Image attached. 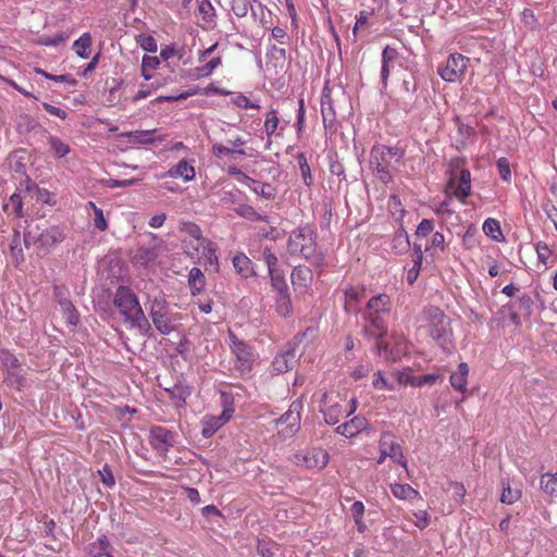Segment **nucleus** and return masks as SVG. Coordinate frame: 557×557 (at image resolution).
Returning <instances> with one entry per match:
<instances>
[{
  "mask_svg": "<svg viewBox=\"0 0 557 557\" xmlns=\"http://www.w3.org/2000/svg\"><path fill=\"white\" fill-rule=\"evenodd\" d=\"M185 49L183 47H177L175 44L166 45L160 51V58L164 61H168L171 58H177L181 60L183 59Z\"/></svg>",
  "mask_w": 557,
  "mask_h": 557,
  "instance_id": "ea45409f",
  "label": "nucleus"
},
{
  "mask_svg": "<svg viewBox=\"0 0 557 557\" xmlns=\"http://www.w3.org/2000/svg\"><path fill=\"white\" fill-rule=\"evenodd\" d=\"M113 305L131 326L148 332L150 323L144 313L136 294L127 286H119L114 293Z\"/></svg>",
  "mask_w": 557,
  "mask_h": 557,
  "instance_id": "7ed1b4c3",
  "label": "nucleus"
},
{
  "mask_svg": "<svg viewBox=\"0 0 557 557\" xmlns=\"http://www.w3.org/2000/svg\"><path fill=\"white\" fill-rule=\"evenodd\" d=\"M65 234L63 228L57 225H52L46 228L40 235V240L42 242V244L49 246L59 244L63 242Z\"/></svg>",
  "mask_w": 557,
  "mask_h": 557,
  "instance_id": "393cba45",
  "label": "nucleus"
},
{
  "mask_svg": "<svg viewBox=\"0 0 557 557\" xmlns=\"http://www.w3.org/2000/svg\"><path fill=\"white\" fill-rule=\"evenodd\" d=\"M296 460L297 465H301L310 470L320 471L327 466L330 456L325 449L321 447H314L308 449L302 455H296Z\"/></svg>",
  "mask_w": 557,
  "mask_h": 557,
  "instance_id": "ddd939ff",
  "label": "nucleus"
},
{
  "mask_svg": "<svg viewBox=\"0 0 557 557\" xmlns=\"http://www.w3.org/2000/svg\"><path fill=\"white\" fill-rule=\"evenodd\" d=\"M110 543L106 536L99 537L96 542L90 545V554L94 557H100L108 555Z\"/></svg>",
  "mask_w": 557,
  "mask_h": 557,
  "instance_id": "37998d69",
  "label": "nucleus"
},
{
  "mask_svg": "<svg viewBox=\"0 0 557 557\" xmlns=\"http://www.w3.org/2000/svg\"><path fill=\"white\" fill-rule=\"evenodd\" d=\"M448 197L465 201L471 194V173L466 168V160L460 157L449 161V177L446 186Z\"/></svg>",
  "mask_w": 557,
  "mask_h": 557,
  "instance_id": "20e7f679",
  "label": "nucleus"
},
{
  "mask_svg": "<svg viewBox=\"0 0 557 557\" xmlns=\"http://www.w3.org/2000/svg\"><path fill=\"white\" fill-rule=\"evenodd\" d=\"M419 329L424 330L435 344L446 354L455 348L454 332L449 318L435 306H425L418 317Z\"/></svg>",
  "mask_w": 557,
  "mask_h": 557,
  "instance_id": "f257e3e1",
  "label": "nucleus"
},
{
  "mask_svg": "<svg viewBox=\"0 0 557 557\" xmlns=\"http://www.w3.org/2000/svg\"><path fill=\"white\" fill-rule=\"evenodd\" d=\"M541 488L549 496L557 497V473H545L540 480Z\"/></svg>",
  "mask_w": 557,
  "mask_h": 557,
  "instance_id": "72a5a7b5",
  "label": "nucleus"
},
{
  "mask_svg": "<svg viewBox=\"0 0 557 557\" xmlns=\"http://www.w3.org/2000/svg\"><path fill=\"white\" fill-rule=\"evenodd\" d=\"M212 152L218 158L232 154L246 156V151L244 149H232L223 146L222 144H214L212 146Z\"/></svg>",
  "mask_w": 557,
  "mask_h": 557,
  "instance_id": "09e8293b",
  "label": "nucleus"
},
{
  "mask_svg": "<svg viewBox=\"0 0 557 557\" xmlns=\"http://www.w3.org/2000/svg\"><path fill=\"white\" fill-rule=\"evenodd\" d=\"M433 230H434V223L432 220H429V219H423L418 227H417V231H416V236L418 238H425L428 237L429 235L433 234Z\"/></svg>",
  "mask_w": 557,
  "mask_h": 557,
  "instance_id": "603ef678",
  "label": "nucleus"
},
{
  "mask_svg": "<svg viewBox=\"0 0 557 557\" xmlns=\"http://www.w3.org/2000/svg\"><path fill=\"white\" fill-rule=\"evenodd\" d=\"M269 275L271 278V285L274 290L277 293L288 292V285L284 274L281 271L274 270L273 272H269Z\"/></svg>",
  "mask_w": 557,
  "mask_h": 557,
  "instance_id": "a19ab883",
  "label": "nucleus"
},
{
  "mask_svg": "<svg viewBox=\"0 0 557 557\" xmlns=\"http://www.w3.org/2000/svg\"><path fill=\"white\" fill-rule=\"evenodd\" d=\"M442 379H443V376L441 374H433V373L414 376L413 386L421 387L424 385H432Z\"/></svg>",
  "mask_w": 557,
  "mask_h": 557,
  "instance_id": "864d4df0",
  "label": "nucleus"
},
{
  "mask_svg": "<svg viewBox=\"0 0 557 557\" xmlns=\"http://www.w3.org/2000/svg\"><path fill=\"white\" fill-rule=\"evenodd\" d=\"M372 385L375 389H379V391H394L395 389V386L384 377L382 371H377L374 373Z\"/></svg>",
  "mask_w": 557,
  "mask_h": 557,
  "instance_id": "3c124183",
  "label": "nucleus"
},
{
  "mask_svg": "<svg viewBox=\"0 0 557 557\" xmlns=\"http://www.w3.org/2000/svg\"><path fill=\"white\" fill-rule=\"evenodd\" d=\"M332 89L326 83L322 90L321 96V114L323 120L324 128L332 131L336 124V111L334 108L333 99L331 97Z\"/></svg>",
  "mask_w": 557,
  "mask_h": 557,
  "instance_id": "dca6fc26",
  "label": "nucleus"
},
{
  "mask_svg": "<svg viewBox=\"0 0 557 557\" xmlns=\"http://www.w3.org/2000/svg\"><path fill=\"white\" fill-rule=\"evenodd\" d=\"M235 212L250 221H263L268 222V216H263L259 214L253 207L249 205H239L237 208H235Z\"/></svg>",
  "mask_w": 557,
  "mask_h": 557,
  "instance_id": "4c0bfd02",
  "label": "nucleus"
},
{
  "mask_svg": "<svg viewBox=\"0 0 557 557\" xmlns=\"http://www.w3.org/2000/svg\"><path fill=\"white\" fill-rule=\"evenodd\" d=\"M315 232L309 225L293 231L287 243V250L292 256H299L307 260L321 261L317 253Z\"/></svg>",
  "mask_w": 557,
  "mask_h": 557,
  "instance_id": "39448f33",
  "label": "nucleus"
},
{
  "mask_svg": "<svg viewBox=\"0 0 557 557\" xmlns=\"http://www.w3.org/2000/svg\"><path fill=\"white\" fill-rule=\"evenodd\" d=\"M231 102L239 109H260V104L258 102L251 101L242 92L235 94L231 99Z\"/></svg>",
  "mask_w": 557,
  "mask_h": 557,
  "instance_id": "79ce46f5",
  "label": "nucleus"
},
{
  "mask_svg": "<svg viewBox=\"0 0 557 557\" xmlns=\"http://www.w3.org/2000/svg\"><path fill=\"white\" fill-rule=\"evenodd\" d=\"M232 341L231 349L236 358L235 369L240 374L248 373L255 361L253 349L244 341L238 339L233 333L230 334Z\"/></svg>",
  "mask_w": 557,
  "mask_h": 557,
  "instance_id": "9b49d317",
  "label": "nucleus"
},
{
  "mask_svg": "<svg viewBox=\"0 0 557 557\" xmlns=\"http://www.w3.org/2000/svg\"><path fill=\"white\" fill-rule=\"evenodd\" d=\"M256 186L252 188L253 191L263 198L270 200L275 197V189L270 184L264 183H256Z\"/></svg>",
  "mask_w": 557,
  "mask_h": 557,
  "instance_id": "5fc2aeb1",
  "label": "nucleus"
},
{
  "mask_svg": "<svg viewBox=\"0 0 557 557\" xmlns=\"http://www.w3.org/2000/svg\"><path fill=\"white\" fill-rule=\"evenodd\" d=\"M165 392L176 409L185 407L186 399L191 394L190 388L182 384H175L172 388H166Z\"/></svg>",
  "mask_w": 557,
  "mask_h": 557,
  "instance_id": "412c9836",
  "label": "nucleus"
},
{
  "mask_svg": "<svg viewBox=\"0 0 557 557\" xmlns=\"http://www.w3.org/2000/svg\"><path fill=\"white\" fill-rule=\"evenodd\" d=\"M138 42L148 52H156L158 49L156 39L150 35H140Z\"/></svg>",
  "mask_w": 557,
  "mask_h": 557,
  "instance_id": "052dcab7",
  "label": "nucleus"
},
{
  "mask_svg": "<svg viewBox=\"0 0 557 557\" xmlns=\"http://www.w3.org/2000/svg\"><path fill=\"white\" fill-rule=\"evenodd\" d=\"M535 251L537 255V260L543 265H548V260L552 257L553 251L548 247V245L545 242H537L535 244Z\"/></svg>",
  "mask_w": 557,
  "mask_h": 557,
  "instance_id": "a18cd8bd",
  "label": "nucleus"
},
{
  "mask_svg": "<svg viewBox=\"0 0 557 557\" xmlns=\"http://www.w3.org/2000/svg\"><path fill=\"white\" fill-rule=\"evenodd\" d=\"M368 426V420L361 416H355L349 421L339 424L336 428V432L347 438H351L362 431H364Z\"/></svg>",
  "mask_w": 557,
  "mask_h": 557,
  "instance_id": "f3484780",
  "label": "nucleus"
},
{
  "mask_svg": "<svg viewBox=\"0 0 557 557\" xmlns=\"http://www.w3.org/2000/svg\"><path fill=\"white\" fill-rule=\"evenodd\" d=\"M401 158L403 151L397 147L375 146L371 150L370 164L383 182H388L392 178L391 160Z\"/></svg>",
  "mask_w": 557,
  "mask_h": 557,
  "instance_id": "6e6552de",
  "label": "nucleus"
},
{
  "mask_svg": "<svg viewBox=\"0 0 557 557\" xmlns=\"http://www.w3.org/2000/svg\"><path fill=\"white\" fill-rule=\"evenodd\" d=\"M50 146H51V149L53 150L55 157H58V158L65 157L71 150L69 145L63 143L58 137L50 138Z\"/></svg>",
  "mask_w": 557,
  "mask_h": 557,
  "instance_id": "8fccbe9b",
  "label": "nucleus"
},
{
  "mask_svg": "<svg viewBox=\"0 0 557 557\" xmlns=\"http://www.w3.org/2000/svg\"><path fill=\"white\" fill-rule=\"evenodd\" d=\"M262 256H263V261L265 262L269 272L278 270L277 269V262H278L277 257L271 251V249L264 248Z\"/></svg>",
  "mask_w": 557,
  "mask_h": 557,
  "instance_id": "680f3d73",
  "label": "nucleus"
},
{
  "mask_svg": "<svg viewBox=\"0 0 557 557\" xmlns=\"http://www.w3.org/2000/svg\"><path fill=\"white\" fill-rule=\"evenodd\" d=\"M168 175L171 177H182L185 182H189L195 177V169L187 161L181 160L169 170Z\"/></svg>",
  "mask_w": 557,
  "mask_h": 557,
  "instance_id": "b1692460",
  "label": "nucleus"
},
{
  "mask_svg": "<svg viewBox=\"0 0 557 557\" xmlns=\"http://www.w3.org/2000/svg\"><path fill=\"white\" fill-rule=\"evenodd\" d=\"M87 206L94 210L95 227L101 232L106 231L108 228V223L104 219L102 209L98 208L92 201H89Z\"/></svg>",
  "mask_w": 557,
  "mask_h": 557,
  "instance_id": "de8ad7c7",
  "label": "nucleus"
},
{
  "mask_svg": "<svg viewBox=\"0 0 557 557\" xmlns=\"http://www.w3.org/2000/svg\"><path fill=\"white\" fill-rule=\"evenodd\" d=\"M233 265L237 274L243 278H249L256 275L252 261L243 252H238L233 257Z\"/></svg>",
  "mask_w": 557,
  "mask_h": 557,
  "instance_id": "6ab92c4d",
  "label": "nucleus"
},
{
  "mask_svg": "<svg viewBox=\"0 0 557 557\" xmlns=\"http://www.w3.org/2000/svg\"><path fill=\"white\" fill-rule=\"evenodd\" d=\"M297 161H298V165H299V169L301 172L304 183L307 186H310L312 184V175H311V170H310V166H309V163H308V160H307L305 153H298Z\"/></svg>",
  "mask_w": 557,
  "mask_h": 557,
  "instance_id": "c03bdc74",
  "label": "nucleus"
},
{
  "mask_svg": "<svg viewBox=\"0 0 557 557\" xmlns=\"http://www.w3.org/2000/svg\"><path fill=\"white\" fill-rule=\"evenodd\" d=\"M399 58V53L396 48L386 46L382 52V69H381V81L383 87L387 86V81L396 61Z\"/></svg>",
  "mask_w": 557,
  "mask_h": 557,
  "instance_id": "a211bd4d",
  "label": "nucleus"
},
{
  "mask_svg": "<svg viewBox=\"0 0 557 557\" xmlns=\"http://www.w3.org/2000/svg\"><path fill=\"white\" fill-rule=\"evenodd\" d=\"M10 257L15 267H18L25 260L22 247V237L17 230H14L10 242Z\"/></svg>",
  "mask_w": 557,
  "mask_h": 557,
  "instance_id": "5701e85b",
  "label": "nucleus"
},
{
  "mask_svg": "<svg viewBox=\"0 0 557 557\" xmlns=\"http://www.w3.org/2000/svg\"><path fill=\"white\" fill-rule=\"evenodd\" d=\"M380 457L377 463L381 465L386 458H391L403 468L407 469L408 461L404 455L401 445L396 442L395 436L391 433H384L379 441Z\"/></svg>",
  "mask_w": 557,
  "mask_h": 557,
  "instance_id": "9d476101",
  "label": "nucleus"
},
{
  "mask_svg": "<svg viewBox=\"0 0 557 557\" xmlns=\"http://www.w3.org/2000/svg\"><path fill=\"white\" fill-rule=\"evenodd\" d=\"M364 295V288L362 287H354L350 286L345 289V298L347 306H354L357 304Z\"/></svg>",
  "mask_w": 557,
  "mask_h": 557,
  "instance_id": "49530a36",
  "label": "nucleus"
},
{
  "mask_svg": "<svg viewBox=\"0 0 557 557\" xmlns=\"http://www.w3.org/2000/svg\"><path fill=\"white\" fill-rule=\"evenodd\" d=\"M413 516L416 518L413 523L420 530H423V529H425L429 525L430 517H429L428 511L419 510V511L414 512Z\"/></svg>",
  "mask_w": 557,
  "mask_h": 557,
  "instance_id": "338daca9",
  "label": "nucleus"
},
{
  "mask_svg": "<svg viewBox=\"0 0 557 557\" xmlns=\"http://www.w3.org/2000/svg\"><path fill=\"white\" fill-rule=\"evenodd\" d=\"M149 442L153 449L165 455L174 443V434L163 426H152L149 432Z\"/></svg>",
  "mask_w": 557,
  "mask_h": 557,
  "instance_id": "2eb2a0df",
  "label": "nucleus"
},
{
  "mask_svg": "<svg viewBox=\"0 0 557 557\" xmlns=\"http://www.w3.org/2000/svg\"><path fill=\"white\" fill-rule=\"evenodd\" d=\"M393 495L398 499H411L419 496V492L407 483H395L391 485Z\"/></svg>",
  "mask_w": 557,
  "mask_h": 557,
  "instance_id": "cd10ccee",
  "label": "nucleus"
},
{
  "mask_svg": "<svg viewBox=\"0 0 557 557\" xmlns=\"http://www.w3.org/2000/svg\"><path fill=\"white\" fill-rule=\"evenodd\" d=\"M9 206L13 207V211L16 214V216L21 218L23 215V201L22 197L18 194H13L10 197V203L4 206V209H7Z\"/></svg>",
  "mask_w": 557,
  "mask_h": 557,
  "instance_id": "69168bd1",
  "label": "nucleus"
},
{
  "mask_svg": "<svg viewBox=\"0 0 557 557\" xmlns=\"http://www.w3.org/2000/svg\"><path fill=\"white\" fill-rule=\"evenodd\" d=\"M294 355L290 352L280 354L272 361L273 371L285 373L293 368Z\"/></svg>",
  "mask_w": 557,
  "mask_h": 557,
  "instance_id": "c756f323",
  "label": "nucleus"
},
{
  "mask_svg": "<svg viewBox=\"0 0 557 557\" xmlns=\"http://www.w3.org/2000/svg\"><path fill=\"white\" fill-rule=\"evenodd\" d=\"M99 475L101 478L102 483L108 486L112 487L115 484L114 475L108 465H104L102 470H99Z\"/></svg>",
  "mask_w": 557,
  "mask_h": 557,
  "instance_id": "0e129e2a",
  "label": "nucleus"
},
{
  "mask_svg": "<svg viewBox=\"0 0 557 557\" xmlns=\"http://www.w3.org/2000/svg\"><path fill=\"white\" fill-rule=\"evenodd\" d=\"M522 496L521 490L516 486H511L510 482H503V492L500 495V502L506 505H512L517 503Z\"/></svg>",
  "mask_w": 557,
  "mask_h": 557,
  "instance_id": "c85d7f7f",
  "label": "nucleus"
},
{
  "mask_svg": "<svg viewBox=\"0 0 557 557\" xmlns=\"http://www.w3.org/2000/svg\"><path fill=\"white\" fill-rule=\"evenodd\" d=\"M275 310L281 317H289L293 313V305L288 292L277 293Z\"/></svg>",
  "mask_w": 557,
  "mask_h": 557,
  "instance_id": "bb28decb",
  "label": "nucleus"
},
{
  "mask_svg": "<svg viewBox=\"0 0 557 557\" xmlns=\"http://www.w3.org/2000/svg\"><path fill=\"white\" fill-rule=\"evenodd\" d=\"M183 251L193 259L203 258L209 264H218V246L203 237L201 228L194 222L182 221L178 226Z\"/></svg>",
  "mask_w": 557,
  "mask_h": 557,
  "instance_id": "f03ea898",
  "label": "nucleus"
},
{
  "mask_svg": "<svg viewBox=\"0 0 557 557\" xmlns=\"http://www.w3.org/2000/svg\"><path fill=\"white\" fill-rule=\"evenodd\" d=\"M42 107L51 115L58 116L62 120H65L67 117V113L59 107L52 106L48 102H44Z\"/></svg>",
  "mask_w": 557,
  "mask_h": 557,
  "instance_id": "774afa93",
  "label": "nucleus"
},
{
  "mask_svg": "<svg viewBox=\"0 0 557 557\" xmlns=\"http://www.w3.org/2000/svg\"><path fill=\"white\" fill-rule=\"evenodd\" d=\"M234 409L232 407H225L223 411L218 414H207L202 418V430L201 435L205 438H210L215 434L223 425H225L232 418Z\"/></svg>",
  "mask_w": 557,
  "mask_h": 557,
  "instance_id": "4468645a",
  "label": "nucleus"
},
{
  "mask_svg": "<svg viewBox=\"0 0 557 557\" xmlns=\"http://www.w3.org/2000/svg\"><path fill=\"white\" fill-rule=\"evenodd\" d=\"M469 59L460 53H451L445 65L438 66V75L448 83L459 81L465 74Z\"/></svg>",
  "mask_w": 557,
  "mask_h": 557,
  "instance_id": "f8f14e48",
  "label": "nucleus"
},
{
  "mask_svg": "<svg viewBox=\"0 0 557 557\" xmlns=\"http://www.w3.org/2000/svg\"><path fill=\"white\" fill-rule=\"evenodd\" d=\"M468 375L469 366L466 362H460L457 371L451 373L449 382L456 391L466 393L468 389Z\"/></svg>",
  "mask_w": 557,
  "mask_h": 557,
  "instance_id": "aec40b11",
  "label": "nucleus"
},
{
  "mask_svg": "<svg viewBox=\"0 0 557 557\" xmlns=\"http://www.w3.org/2000/svg\"><path fill=\"white\" fill-rule=\"evenodd\" d=\"M431 249H440L441 251H444L445 249V237L442 233L435 232L432 234L431 243L430 245L425 246V250Z\"/></svg>",
  "mask_w": 557,
  "mask_h": 557,
  "instance_id": "bf43d9fd",
  "label": "nucleus"
},
{
  "mask_svg": "<svg viewBox=\"0 0 557 557\" xmlns=\"http://www.w3.org/2000/svg\"><path fill=\"white\" fill-rule=\"evenodd\" d=\"M160 65L159 58L151 55H144L141 60V75L146 81L152 78V72Z\"/></svg>",
  "mask_w": 557,
  "mask_h": 557,
  "instance_id": "f704fd0d",
  "label": "nucleus"
},
{
  "mask_svg": "<svg viewBox=\"0 0 557 557\" xmlns=\"http://www.w3.org/2000/svg\"><path fill=\"white\" fill-rule=\"evenodd\" d=\"M391 308V297L387 294H379L369 299L364 318L383 334L386 332V317L389 314Z\"/></svg>",
  "mask_w": 557,
  "mask_h": 557,
  "instance_id": "0eeeda50",
  "label": "nucleus"
},
{
  "mask_svg": "<svg viewBox=\"0 0 557 557\" xmlns=\"http://www.w3.org/2000/svg\"><path fill=\"white\" fill-rule=\"evenodd\" d=\"M392 377L399 384V385H410L413 386V379L414 376L410 375L407 372L403 371H394L392 372Z\"/></svg>",
  "mask_w": 557,
  "mask_h": 557,
  "instance_id": "e2e57ef3",
  "label": "nucleus"
},
{
  "mask_svg": "<svg viewBox=\"0 0 557 557\" xmlns=\"http://www.w3.org/2000/svg\"><path fill=\"white\" fill-rule=\"evenodd\" d=\"M483 232L486 236L493 238L494 240H499V238L503 236L500 224L495 219H487L483 223Z\"/></svg>",
  "mask_w": 557,
  "mask_h": 557,
  "instance_id": "58836bf2",
  "label": "nucleus"
},
{
  "mask_svg": "<svg viewBox=\"0 0 557 557\" xmlns=\"http://www.w3.org/2000/svg\"><path fill=\"white\" fill-rule=\"evenodd\" d=\"M496 166L499 173V176L505 181L509 182L511 178L510 164L506 158H499L496 162Z\"/></svg>",
  "mask_w": 557,
  "mask_h": 557,
  "instance_id": "4d7b16f0",
  "label": "nucleus"
},
{
  "mask_svg": "<svg viewBox=\"0 0 557 557\" xmlns=\"http://www.w3.org/2000/svg\"><path fill=\"white\" fill-rule=\"evenodd\" d=\"M91 41V35L89 33H84L78 39L74 41L73 49L79 58H89Z\"/></svg>",
  "mask_w": 557,
  "mask_h": 557,
  "instance_id": "2f4dec72",
  "label": "nucleus"
},
{
  "mask_svg": "<svg viewBox=\"0 0 557 557\" xmlns=\"http://www.w3.org/2000/svg\"><path fill=\"white\" fill-rule=\"evenodd\" d=\"M63 310L66 313V319L70 324L76 325L79 321V315L75 309V307L70 301H64L61 304Z\"/></svg>",
  "mask_w": 557,
  "mask_h": 557,
  "instance_id": "13d9d810",
  "label": "nucleus"
},
{
  "mask_svg": "<svg viewBox=\"0 0 557 557\" xmlns=\"http://www.w3.org/2000/svg\"><path fill=\"white\" fill-rule=\"evenodd\" d=\"M149 315L154 327L163 335H169L175 331L174 322L180 314H172L163 298H154L151 301Z\"/></svg>",
  "mask_w": 557,
  "mask_h": 557,
  "instance_id": "1a4fd4ad",
  "label": "nucleus"
},
{
  "mask_svg": "<svg viewBox=\"0 0 557 557\" xmlns=\"http://www.w3.org/2000/svg\"><path fill=\"white\" fill-rule=\"evenodd\" d=\"M393 249L397 252H404L409 249L410 242L408 234L405 230H399L395 233L393 240H392Z\"/></svg>",
  "mask_w": 557,
  "mask_h": 557,
  "instance_id": "e433bc0d",
  "label": "nucleus"
},
{
  "mask_svg": "<svg viewBox=\"0 0 557 557\" xmlns=\"http://www.w3.org/2000/svg\"><path fill=\"white\" fill-rule=\"evenodd\" d=\"M414 251H416L417 257L413 261V267L408 271V275H407V281L409 284H412L417 280L420 269H421L422 259H423L421 245L414 244Z\"/></svg>",
  "mask_w": 557,
  "mask_h": 557,
  "instance_id": "c9c22d12",
  "label": "nucleus"
},
{
  "mask_svg": "<svg viewBox=\"0 0 557 557\" xmlns=\"http://www.w3.org/2000/svg\"><path fill=\"white\" fill-rule=\"evenodd\" d=\"M154 129L152 131H135L129 132L126 134V136L129 138V140L134 144H140V145H148L152 144L156 140H163L162 137L156 138L153 136Z\"/></svg>",
  "mask_w": 557,
  "mask_h": 557,
  "instance_id": "7c9ffc66",
  "label": "nucleus"
},
{
  "mask_svg": "<svg viewBox=\"0 0 557 557\" xmlns=\"http://www.w3.org/2000/svg\"><path fill=\"white\" fill-rule=\"evenodd\" d=\"M188 287L193 296L199 295L206 288V276L199 268H191L188 273Z\"/></svg>",
  "mask_w": 557,
  "mask_h": 557,
  "instance_id": "4be33fe9",
  "label": "nucleus"
},
{
  "mask_svg": "<svg viewBox=\"0 0 557 557\" xmlns=\"http://www.w3.org/2000/svg\"><path fill=\"white\" fill-rule=\"evenodd\" d=\"M198 94V89L195 88V89H190V90H187V91H184V92H181L178 95H170V96H160L157 101L158 102H173V101H176V100H184V99H187L188 97L190 96H194V95H197Z\"/></svg>",
  "mask_w": 557,
  "mask_h": 557,
  "instance_id": "6e6d98bb",
  "label": "nucleus"
},
{
  "mask_svg": "<svg viewBox=\"0 0 557 557\" xmlns=\"http://www.w3.org/2000/svg\"><path fill=\"white\" fill-rule=\"evenodd\" d=\"M357 409V400L355 398L346 399L339 393H325L321 401V412L327 424L334 425L339 422L344 416L349 417Z\"/></svg>",
  "mask_w": 557,
  "mask_h": 557,
  "instance_id": "423d86ee",
  "label": "nucleus"
},
{
  "mask_svg": "<svg viewBox=\"0 0 557 557\" xmlns=\"http://www.w3.org/2000/svg\"><path fill=\"white\" fill-rule=\"evenodd\" d=\"M280 125V117L278 113L275 109H271L267 112L263 128L268 136V138H271L272 136H281V133L277 132Z\"/></svg>",
  "mask_w": 557,
  "mask_h": 557,
  "instance_id": "a878e982",
  "label": "nucleus"
},
{
  "mask_svg": "<svg viewBox=\"0 0 557 557\" xmlns=\"http://www.w3.org/2000/svg\"><path fill=\"white\" fill-rule=\"evenodd\" d=\"M222 64V58L221 57H215V58H212L209 62H207L206 64L201 65V66H197L194 69V73H193V76L195 78H203V77H208L210 76L213 71L219 67L220 65Z\"/></svg>",
  "mask_w": 557,
  "mask_h": 557,
  "instance_id": "473e14b6",
  "label": "nucleus"
}]
</instances>
